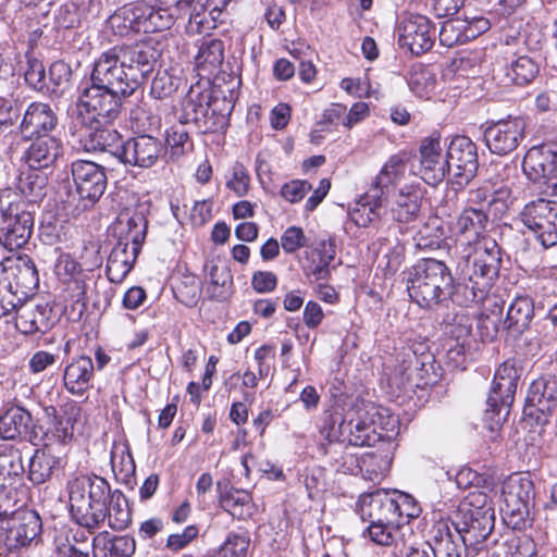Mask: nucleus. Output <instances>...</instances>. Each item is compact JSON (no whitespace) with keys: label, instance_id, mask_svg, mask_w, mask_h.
<instances>
[{"label":"nucleus","instance_id":"obj_44","mask_svg":"<svg viewBox=\"0 0 557 557\" xmlns=\"http://www.w3.org/2000/svg\"><path fill=\"white\" fill-rule=\"evenodd\" d=\"M139 2L125 4L112 13L108 20V27L117 36H127L131 33H140Z\"/></svg>","mask_w":557,"mask_h":557},{"label":"nucleus","instance_id":"obj_59","mask_svg":"<svg viewBox=\"0 0 557 557\" xmlns=\"http://www.w3.org/2000/svg\"><path fill=\"white\" fill-rule=\"evenodd\" d=\"M25 82L35 90L41 91L46 87V71L42 62L29 59L24 73Z\"/></svg>","mask_w":557,"mask_h":557},{"label":"nucleus","instance_id":"obj_53","mask_svg":"<svg viewBox=\"0 0 557 557\" xmlns=\"http://www.w3.org/2000/svg\"><path fill=\"white\" fill-rule=\"evenodd\" d=\"M106 520L113 530H123L131 522V510L122 495L113 496L109 506L106 505Z\"/></svg>","mask_w":557,"mask_h":557},{"label":"nucleus","instance_id":"obj_4","mask_svg":"<svg viewBox=\"0 0 557 557\" xmlns=\"http://www.w3.org/2000/svg\"><path fill=\"white\" fill-rule=\"evenodd\" d=\"M453 275L443 261L422 259L409 271L408 294L420 308L437 309L453 296Z\"/></svg>","mask_w":557,"mask_h":557},{"label":"nucleus","instance_id":"obj_30","mask_svg":"<svg viewBox=\"0 0 557 557\" xmlns=\"http://www.w3.org/2000/svg\"><path fill=\"white\" fill-rule=\"evenodd\" d=\"M507 46H509L507 44ZM507 63L505 66V76L507 81L517 86H525L533 82L537 76L539 64L527 54H519L511 51L510 47L505 51Z\"/></svg>","mask_w":557,"mask_h":557},{"label":"nucleus","instance_id":"obj_31","mask_svg":"<svg viewBox=\"0 0 557 557\" xmlns=\"http://www.w3.org/2000/svg\"><path fill=\"white\" fill-rule=\"evenodd\" d=\"M372 185H374L372 195L361 196L355 205L348 209V216L350 221L358 227H369L373 225L380 219L381 206L377 202L381 196L382 185L374 183V176L372 177Z\"/></svg>","mask_w":557,"mask_h":557},{"label":"nucleus","instance_id":"obj_2","mask_svg":"<svg viewBox=\"0 0 557 557\" xmlns=\"http://www.w3.org/2000/svg\"><path fill=\"white\" fill-rule=\"evenodd\" d=\"M148 201H137L134 207L123 208L114 223V231L120 233L107 261V276L110 282L120 284L134 267L146 237Z\"/></svg>","mask_w":557,"mask_h":557},{"label":"nucleus","instance_id":"obj_37","mask_svg":"<svg viewBox=\"0 0 557 557\" xmlns=\"http://www.w3.org/2000/svg\"><path fill=\"white\" fill-rule=\"evenodd\" d=\"M139 29L143 33H158L170 29L177 16L172 9L139 2Z\"/></svg>","mask_w":557,"mask_h":557},{"label":"nucleus","instance_id":"obj_5","mask_svg":"<svg viewBox=\"0 0 557 557\" xmlns=\"http://www.w3.org/2000/svg\"><path fill=\"white\" fill-rule=\"evenodd\" d=\"M460 277L463 281L465 299L455 301L468 306L480 304L490 293L494 278L498 274L496 253L487 247L476 246L459 263Z\"/></svg>","mask_w":557,"mask_h":557},{"label":"nucleus","instance_id":"obj_25","mask_svg":"<svg viewBox=\"0 0 557 557\" xmlns=\"http://www.w3.org/2000/svg\"><path fill=\"white\" fill-rule=\"evenodd\" d=\"M527 404L544 416L552 414L557 409V379L548 375L534 380L529 387Z\"/></svg>","mask_w":557,"mask_h":557},{"label":"nucleus","instance_id":"obj_33","mask_svg":"<svg viewBox=\"0 0 557 557\" xmlns=\"http://www.w3.org/2000/svg\"><path fill=\"white\" fill-rule=\"evenodd\" d=\"M77 493H74V496L70 494V511L73 520L90 532L101 528L106 521V510Z\"/></svg>","mask_w":557,"mask_h":557},{"label":"nucleus","instance_id":"obj_10","mask_svg":"<svg viewBox=\"0 0 557 557\" xmlns=\"http://www.w3.org/2000/svg\"><path fill=\"white\" fill-rule=\"evenodd\" d=\"M521 220L544 247H552L557 244L556 202L542 198L531 201L523 208Z\"/></svg>","mask_w":557,"mask_h":557},{"label":"nucleus","instance_id":"obj_28","mask_svg":"<svg viewBox=\"0 0 557 557\" xmlns=\"http://www.w3.org/2000/svg\"><path fill=\"white\" fill-rule=\"evenodd\" d=\"M135 549V540L127 535L102 531L92 539L94 557H132Z\"/></svg>","mask_w":557,"mask_h":557},{"label":"nucleus","instance_id":"obj_54","mask_svg":"<svg viewBox=\"0 0 557 557\" xmlns=\"http://www.w3.org/2000/svg\"><path fill=\"white\" fill-rule=\"evenodd\" d=\"M394 496L396 513L398 515V524L401 528L411 519L419 517L421 508L417 504L416 499L408 494L394 492Z\"/></svg>","mask_w":557,"mask_h":557},{"label":"nucleus","instance_id":"obj_38","mask_svg":"<svg viewBox=\"0 0 557 557\" xmlns=\"http://www.w3.org/2000/svg\"><path fill=\"white\" fill-rule=\"evenodd\" d=\"M78 492L81 496H86L91 504L106 510V505L110 496V485L100 476H82L75 479L70 485V494Z\"/></svg>","mask_w":557,"mask_h":557},{"label":"nucleus","instance_id":"obj_16","mask_svg":"<svg viewBox=\"0 0 557 557\" xmlns=\"http://www.w3.org/2000/svg\"><path fill=\"white\" fill-rule=\"evenodd\" d=\"M57 125L58 116L48 103L32 102L23 114L20 134L24 139L32 140L47 136Z\"/></svg>","mask_w":557,"mask_h":557},{"label":"nucleus","instance_id":"obj_24","mask_svg":"<svg viewBox=\"0 0 557 557\" xmlns=\"http://www.w3.org/2000/svg\"><path fill=\"white\" fill-rule=\"evenodd\" d=\"M83 126L82 136L85 138V148L87 150H107L120 159V151L125 143H123L115 129L104 124V122Z\"/></svg>","mask_w":557,"mask_h":557},{"label":"nucleus","instance_id":"obj_47","mask_svg":"<svg viewBox=\"0 0 557 557\" xmlns=\"http://www.w3.org/2000/svg\"><path fill=\"white\" fill-rule=\"evenodd\" d=\"M58 465V458L45 449H36L28 465V479L39 485L47 482L52 475L53 469Z\"/></svg>","mask_w":557,"mask_h":557},{"label":"nucleus","instance_id":"obj_46","mask_svg":"<svg viewBox=\"0 0 557 557\" xmlns=\"http://www.w3.org/2000/svg\"><path fill=\"white\" fill-rule=\"evenodd\" d=\"M487 215L482 211L469 208L462 211L456 222L458 233L466 236L468 243L475 242L484 232Z\"/></svg>","mask_w":557,"mask_h":557},{"label":"nucleus","instance_id":"obj_57","mask_svg":"<svg viewBox=\"0 0 557 557\" xmlns=\"http://www.w3.org/2000/svg\"><path fill=\"white\" fill-rule=\"evenodd\" d=\"M414 162L416 157L411 153L399 152L388 159L379 174H401L406 171L410 172L411 174H416Z\"/></svg>","mask_w":557,"mask_h":557},{"label":"nucleus","instance_id":"obj_11","mask_svg":"<svg viewBox=\"0 0 557 557\" xmlns=\"http://www.w3.org/2000/svg\"><path fill=\"white\" fill-rule=\"evenodd\" d=\"M24 502L13 508L5 525L1 530L5 533V544L10 549L26 547L38 541L41 532L40 517L33 510L22 509Z\"/></svg>","mask_w":557,"mask_h":557},{"label":"nucleus","instance_id":"obj_39","mask_svg":"<svg viewBox=\"0 0 557 557\" xmlns=\"http://www.w3.org/2000/svg\"><path fill=\"white\" fill-rule=\"evenodd\" d=\"M523 174H557V151L532 147L522 160Z\"/></svg>","mask_w":557,"mask_h":557},{"label":"nucleus","instance_id":"obj_19","mask_svg":"<svg viewBox=\"0 0 557 557\" xmlns=\"http://www.w3.org/2000/svg\"><path fill=\"white\" fill-rule=\"evenodd\" d=\"M460 541L467 543L458 528L448 521L436 522L431 530L428 547L434 557H460Z\"/></svg>","mask_w":557,"mask_h":557},{"label":"nucleus","instance_id":"obj_45","mask_svg":"<svg viewBox=\"0 0 557 557\" xmlns=\"http://www.w3.org/2000/svg\"><path fill=\"white\" fill-rule=\"evenodd\" d=\"M12 275L22 294L33 293L39 285V275L34 261L28 256L18 257L13 267Z\"/></svg>","mask_w":557,"mask_h":557},{"label":"nucleus","instance_id":"obj_50","mask_svg":"<svg viewBox=\"0 0 557 557\" xmlns=\"http://www.w3.org/2000/svg\"><path fill=\"white\" fill-rule=\"evenodd\" d=\"M232 285V274L226 267L210 264L208 267V293L212 298L224 299Z\"/></svg>","mask_w":557,"mask_h":557},{"label":"nucleus","instance_id":"obj_20","mask_svg":"<svg viewBox=\"0 0 557 557\" xmlns=\"http://www.w3.org/2000/svg\"><path fill=\"white\" fill-rule=\"evenodd\" d=\"M160 151V144L152 135H143L123 145L120 161L146 169L158 160Z\"/></svg>","mask_w":557,"mask_h":557},{"label":"nucleus","instance_id":"obj_49","mask_svg":"<svg viewBox=\"0 0 557 557\" xmlns=\"http://www.w3.org/2000/svg\"><path fill=\"white\" fill-rule=\"evenodd\" d=\"M55 147L50 148L46 141H37L32 144L22 161L28 170L40 171L49 168L55 161Z\"/></svg>","mask_w":557,"mask_h":557},{"label":"nucleus","instance_id":"obj_21","mask_svg":"<svg viewBox=\"0 0 557 557\" xmlns=\"http://www.w3.org/2000/svg\"><path fill=\"white\" fill-rule=\"evenodd\" d=\"M177 18L188 15L186 30L190 35L208 34L216 27L218 15L213 14L203 0H177Z\"/></svg>","mask_w":557,"mask_h":557},{"label":"nucleus","instance_id":"obj_51","mask_svg":"<svg viewBox=\"0 0 557 557\" xmlns=\"http://www.w3.org/2000/svg\"><path fill=\"white\" fill-rule=\"evenodd\" d=\"M399 524H389L388 522L369 521V525L363 532L370 541L380 546H391L395 544L399 537Z\"/></svg>","mask_w":557,"mask_h":557},{"label":"nucleus","instance_id":"obj_17","mask_svg":"<svg viewBox=\"0 0 557 557\" xmlns=\"http://www.w3.org/2000/svg\"><path fill=\"white\" fill-rule=\"evenodd\" d=\"M359 509L363 520L398 524L394 492L376 490L362 495L359 499Z\"/></svg>","mask_w":557,"mask_h":557},{"label":"nucleus","instance_id":"obj_58","mask_svg":"<svg viewBox=\"0 0 557 557\" xmlns=\"http://www.w3.org/2000/svg\"><path fill=\"white\" fill-rule=\"evenodd\" d=\"M249 539L240 534H230L219 550V557H246Z\"/></svg>","mask_w":557,"mask_h":557},{"label":"nucleus","instance_id":"obj_64","mask_svg":"<svg viewBox=\"0 0 557 557\" xmlns=\"http://www.w3.org/2000/svg\"><path fill=\"white\" fill-rule=\"evenodd\" d=\"M311 187L312 185L305 180H293L283 185L281 194L287 201L294 203L300 201Z\"/></svg>","mask_w":557,"mask_h":557},{"label":"nucleus","instance_id":"obj_22","mask_svg":"<svg viewBox=\"0 0 557 557\" xmlns=\"http://www.w3.org/2000/svg\"><path fill=\"white\" fill-rule=\"evenodd\" d=\"M448 174H476L479 169L475 144L467 136H456L447 150Z\"/></svg>","mask_w":557,"mask_h":557},{"label":"nucleus","instance_id":"obj_62","mask_svg":"<svg viewBox=\"0 0 557 557\" xmlns=\"http://www.w3.org/2000/svg\"><path fill=\"white\" fill-rule=\"evenodd\" d=\"M199 530L191 524L186 527L182 532L171 534L166 540V548L172 552H178L185 548L198 536Z\"/></svg>","mask_w":557,"mask_h":557},{"label":"nucleus","instance_id":"obj_23","mask_svg":"<svg viewBox=\"0 0 557 557\" xmlns=\"http://www.w3.org/2000/svg\"><path fill=\"white\" fill-rule=\"evenodd\" d=\"M95 366L90 357L79 356L72 359L63 370V385L74 396H83L90 387Z\"/></svg>","mask_w":557,"mask_h":557},{"label":"nucleus","instance_id":"obj_15","mask_svg":"<svg viewBox=\"0 0 557 557\" xmlns=\"http://www.w3.org/2000/svg\"><path fill=\"white\" fill-rule=\"evenodd\" d=\"M15 327L23 334L45 333L54 324L55 317L52 307L35 300L24 301L17 308Z\"/></svg>","mask_w":557,"mask_h":557},{"label":"nucleus","instance_id":"obj_6","mask_svg":"<svg viewBox=\"0 0 557 557\" xmlns=\"http://www.w3.org/2000/svg\"><path fill=\"white\" fill-rule=\"evenodd\" d=\"M520 372L521 370L513 359L504 361L495 372L484 412V419L490 423L492 430L494 426L500 425L509 414Z\"/></svg>","mask_w":557,"mask_h":557},{"label":"nucleus","instance_id":"obj_27","mask_svg":"<svg viewBox=\"0 0 557 557\" xmlns=\"http://www.w3.org/2000/svg\"><path fill=\"white\" fill-rule=\"evenodd\" d=\"M25 472L23 458L20 451L0 458V488L3 494H15V500L22 503L25 494L23 474Z\"/></svg>","mask_w":557,"mask_h":557},{"label":"nucleus","instance_id":"obj_36","mask_svg":"<svg viewBox=\"0 0 557 557\" xmlns=\"http://www.w3.org/2000/svg\"><path fill=\"white\" fill-rule=\"evenodd\" d=\"M483 302V311L478 318V330L483 341H493L503 327V301L495 296H487Z\"/></svg>","mask_w":557,"mask_h":557},{"label":"nucleus","instance_id":"obj_14","mask_svg":"<svg viewBox=\"0 0 557 557\" xmlns=\"http://www.w3.org/2000/svg\"><path fill=\"white\" fill-rule=\"evenodd\" d=\"M396 176H374V183L382 185L381 196L385 198H394L396 207L394 208V215L398 222L408 223L419 214L420 211V196L412 187L405 188L399 186Z\"/></svg>","mask_w":557,"mask_h":557},{"label":"nucleus","instance_id":"obj_8","mask_svg":"<svg viewBox=\"0 0 557 557\" xmlns=\"http://www.w3.org/2000/svg\"><path fill=\"white\" fill-rule=\"evenodd\" d=\"M534 495V485L529 473H513L502 485L504 519L513 529L525 527L530 513V504Z\"/></svg>","mask_w":557,"mask_h":557},{"label":"nucleus","instance_id":"obj_12","mask_svg":"<svg viewBox=\"0 0 557 557\" xmlns=\"http://www.w3.org/2000/svg\"><path fill=\"white\" fill-rule=\"evenodd\" d=\"M435 33V26L426 16L411 14L398 27V41L412 54L420 55L433 47Z\"/></svg>","mask_w":557,"mask_h":557},{"label":"nucleus","instance_id":"obj_13","mask_svg":"<svg viewBox=\"0 0 557 557\" xmlns=\"http://www.w3.org/2000/svg\"><path fill=\"white\" fill-rule=\"evenodd\" d=\"M522 117H508L486 126L484 140L492 153L507 154L515 150L524 136Z\"/></svg>","mask_w":557,"mask_h":557},{"label":"nucleus","instance_id":"obj_42","mask_svg":"<svg viewBox=\"0 0 557 557\" xmlns=\"http://www.w3.org/2000/svg\"><path fill=\"white\" fill-rule=\"evenodd\" d=\"M534 306L529 297H517L507 310L503 327L517 334L523 333L530 325Z\"/></svg>","mask_w":557,"mask_h":557},{"label":"nucleus","instance_id":"obj_61","mask_svg":"<svg viewBox=\"0 0 557 557\" xmlns=\"http://www.w3.org/2000/svg\"><path fill=\"white\" fill-rule=\"evenodd\" d=\"M281 245L286 253H294L306 245L304 231L297 226L287 227L281 236Z\"/></svg>","mask_w":557,"mask_h":557},{"label":"nucleus","instance_id":"obj_55","mask_svg":"<svg viewBox=\"0 0 557 557\" xmlns=\"http://www.w3.org/2000/svg\"><path fill=\"white\" fill-rule=\"evenodd\" d=\"M4 269L0 270V276ZM21 298L12 292L10 282L0 280V318L14 317L21 305Z\"/></svg>","mask_w":557,"mask_h":557},{"label":"nucleus","instance_id":"obj_26","mask_svg":"<svg viewBox=\"0 0 557 557\" xmlns=\"http://www.w3.org/2000/svg\"><path fill=\"white\" fill-rule=\"evenodd\" d=\"M83 409L76 404L69 405L62 416L55 417L44 435V446L66 445L73 440L74 425L82 418Z\"/></svg>","mask_w":557,"mask_h":557},{"label":"nucleus","instance_id":"obj_9","mask_svg":"<svg viewBox=\"0 0 557 557\" xmlns=\"http://www.w3.org/2000/svg\"><path fill=\"white\" fill-rule=\"evenodd\" d=\"M65 198L64 210L71 216H78L91 208L102 196L107 187V176H69L62 182Z\"/></svg>","mask_w":557,"mask_h":557},{"label":"nucleus","instance_id":"obj_56","mask_svg":"<svg viewBox=\"0 0 557 557\" xmlns=\"http://www.w3.org/2000/svg\"><path fill=\"white\" fill-rule=\"evenodd\" d=\"M178 79L166 71L158 72L154 76L150 95L156 99H165L171 97L177 89Z\"/></svg>","mask_w":557,"mask_h":557},{"label":"nucleus","instance_id":"obj_7","mask_svg":"<svg viewBox=\"0 0 557 557\" xmlns=\"http://www.w3.org/2000/svg\"><path fill=\"white\" fill-rule=\"evenodd\" d=\"M122 98L125 97L113 94L110 87L91 82V85L86 87L78 97L77 121L83 125L98 122L109 124L117 116Z\"/></svg>","mask_w":557,"mask_h":557},{"label":"nucleus","instance_id":"obj_63","mask_svg":"<svg viewBox=\"0 0 557 557\" xmlns=\"http://www.w3.org/2000/svg\"><path fill=\"white\" fill-rule=\"evenodd\" d=\"M17 188L26 197H40L47 176H17Z\"/></svg>","mask_w":557,"mask_h":557},{"label":"nucleus","instance_id":"obj_41","mask_svg":"<svg viewBox=\"0 0 557 557\" xmlns=\"http://www.w3.org/2000/svg\"><path fill=\"white\" fill-rule=\"evenodd\" d=\"M468 520L459 529L470 544L480 543L487 539L494 528V510L467 512Z\"/></svg>","mask_w":557,"mask_h":557},{"label":"nucleus","instance_id":"obj_29","mask_svg":"<svg viewBox=\"0 0 557 557\" xmlns=\"http://www.w3.org/2000/svg\"><path fill=\"white\" fill-rule=\"evenodd\" d=\"M32 425L33 419L27 410L18 406L11 407L0 417V436L3 440L33 441Z\"/></svg>","mask_w":557,"mask_h":557},{"label":"nucleus","instance_id":"obj_32","mask_svg":"<svg viewBox=\"0 0 557 557\" xmlns=\"http://www.w3.org/2000/svg\"><path fill=\"white\" fill-rule=\"evenodd\" d=\"M349 461L356 462L359 472L364 480L379 483L388 472L391 467V456L385 450H370L357 458L352 455L347 456Z\"/></svg>","mask_w":557,"mask_h":557},{"label":"nucleus","instance_id":"obj_43","mask_svg":"<svg viewBox=\"0 0 557 557\" xmlns=\"http://www.w3.org/2000/svg\"><path fill=\"white\" fill-rule=\"evenodd\" d=\"M216 491L221 507L234 518H243L248 513L251 497L247 492L230 487L227 481H218Z\"/></svg>","mask_w":557,"mask_h":557},{"label":"nucleus","instance_id":"obj_34","mask_svg":"<svg viewBox=\"0 0 557 557\" xmlns=\"http://www.w3.org/2000/svg\"><path fill=\"white\" fill-rule=\"evenodd\" d=\"M33 215L21 209L9 227L0 234V243L9 250L22 248L29 239L33 230Z\"/></svg>","mask_w":557,"mask_h":557},{"label":"nucleus","instance_id":"obj_18","mask_svg":"<svg viewBox=\"0 0 557 557\" xmlns=\"http://www.w3.org/2000/svg\"><path fill=\"white\" fill-rule=\"evenodd\" d=\"M181 124H194L199 133H212L216 128V116L210 112L208 97L190 90L185 97L180 115Z\"/></svg>","mask_w":557,"mask_h":557},{"label":"nucleus","instance_id":"obj_3","mask_svg":"<svg viewBox=\"0 0 557 557\" xmlns=\"http://www.w3.org/2000/svg\"><path fill=\"white\" fill-rule=\"evenodd\" d=\"M399 430L398 417L389 409L374 404L354 406L339 424L341 435L354 446H374L381 441H392Z\"/></svg>","mask_w":557,"mask_h":557},{"label":"nucleus","instance_id":"obj_48","mask_svg":"<svg viewBox=\"0 0 557 557\" xmlns=\"http://www.w3.org/2000/svg\"><path fill=\"white\" fill-rule=\"evenodd\" d=\"M224 60V42L221 39H205L199 47L196 63L198 69L215 70Z\"/></svg>","mask_w":557,"mask_h":557},{"label":"nucleus","instance_id":"obj_60","mask_svg":"<svg viewBox=\"0 0 557 557\" xmlns=\"http://www.w3.org/2000/svg\"><path fill=\"white\" fill-rule=\"evenodd\" d=\"M185 124L172 126L166 131V144L171 147L173 154H181L185 151L186 145L189 144L188 132L184 128Z\"/></svg>","mask_w":557,"mask_h":557},{"label":"nucleus","instance_id":"obj_52","mask_svg":"<svg viewBox=\"0 0 557 557\" xmlns=\"http://www.w3.org/2000/svg\"><path fill=\"white\" fill-rule=\"evenodd\" d=\"M467 21L463 18H451L442 24L438 39L442 46L451 48L469 41L467 34Z\"/></svg>","mask_w":557,"mask_h":557},{"label":"nucleus","instance_id":"obj_1","mask_svg":"<svg viewBox=\"0 0 557 557\" xmlns=\"http://www.w3.org/2000/svg\"><path fill=\"white\" fill-rule=\"evenodd\" d=\"M159 53L149 42L114 46L95 61L90 81L129 97L154 70Z\"/></svg>","mask_w":557,"mask_h":557},{"label":"nucleus","instance_id":"obj_40","mask_svg":"<svg viewBox=\"0 0 557 557\" xmlns=\"http://www.w3.org/2000/svg\"><path fill=\"white\" fill-rule=\"evenodd\" d=\"M111 468L117 481L126 485L133 483L136 466L126 441H114L111 448Z\"/></svg>","mask_w":557,"mask_h":557},{"label":"nucleus","instance_id":"obj_35","mask_svg":"<svg viewBox=\"0 0 557 557\" xmlns=\"http://www.w3.org/2000/svg\"><path fill=\"white\" fill-rule=\"evenodd\" d=\"M420 165L423 171L448 174L449 160L442 153L441 137L432 134L422 139L420 145Z\"/></svg>","mask_w":557,"mask_h":557}]
</instances>
